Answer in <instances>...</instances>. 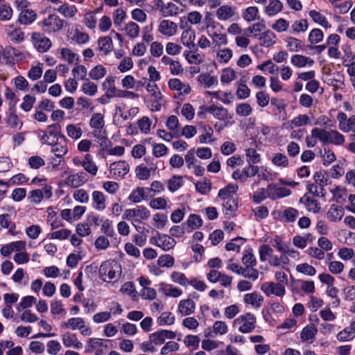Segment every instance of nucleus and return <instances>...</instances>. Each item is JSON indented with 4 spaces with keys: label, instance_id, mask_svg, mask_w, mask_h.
Listing matches in <instances>:
<instances>
[{
    "label": "nucleus",
    "instance_id": "nucleus-1",
    "mask_svg": "<svg viewBox=\"0 0 355 355\" xmlns=\"http://www.w3.org/2000/svg\"><path fill=\"white\" fill-rule=\"evenodd\" d=\"M205 24L207 35L211 38L216 46L226 45L227 39L225 34L222 33L223 26L216 21L209 14L205 17Z\"/></svg>",
    "mask_w": 355,
    "mask_h": 355
},
{
    "label": "nucleus",
    "instance_id": "nucleus-2",
    "mask_svg": "<svg viewBox=\"0 0 355 355\" xmlns=\"http://www.w3.org/2000/svg\"><path fill=\"white\" fill-rule=\"evenodd\" d=\"M89 125L92 129V135L98 139L99 145L101 147L107 146L109 140L105 128L104 116L101 113L92 114L89 121Z\"/></svg>",
    "mask_w": 355,
    "mask_h": 355
},
{
    "label": "nucleus",
    "instance_id": "nucleus-3",
    "mask_svg": "<svg viewBox=\"0 0 355 355\" xmlns=\"http://www.w3.org/2000/svg\"><path fill=\"white\" fill-rule=\"evenodd\" d=\"M51 154L50 161L48 163L47 168L51 171L61 170V165L64 162L63 156L67 153V146L63 139L58 144V147H51L47 149Z\"/></svg>",
    "mask_w": 355,
    "mask_h": 355
},
{
    "label": "nucleus",
    "instance_id": "nucleus-4",
    "mask_svg": "<svg viewBox=\"0 0 355 355\" xmlns=\"http://www.w3.org/2000/svg\"><path fill=\"white\" fill-rule=\"evenodd\" d=\"M150 216V211L145 206L141 205L135 208L125 209L122 218L124 220H130L137 230L139 231L137 224L141 223L143 220L148 219ZM139 228L141 227H139Z\"/></svg>",
    "mask_w": 355,
    "mask_h": 355
},
{
    "label": "nucleus",
    "instance_id": "nucleus-5",
    "mask_svg": "<svg viewBox=\"0 0 355 355\" xmlns=\"http://www.w3.org/2000/svg\"><path fill=\"white\" fill-rule=\"evenodd\" d=\"M61 139L67 144V139L61 133L60 125L58 123L48 125L46 128V146H48V149H51V147H58Z\"/></svg>",
    "mask_w": 355,
    "mask_h": 355
},
{
    "label": "nucleus",
    "instance_id": "nucleus-6",
    "mask_svg": "<svg viewBox=\"0 0 355 355\" xmlns=\"http://www.w3.org/2000/svg\"><path fill=\"white\" fill-rule=\"evenodd\" d=\"M121 266L114 261H106L102 263L99 268V275L104 282H110L121 272Z\"/></svg>",
    "mask_w": 355,
    "mask_h": 355
},
{
    "label": "nucleus",
    "instance_id": "nucleus-7",
    "mask_svg": "<svg viewBox=\"0 0 355 355\" xmlns=\"http://www.w3.org/2000/svg\"><path fill=\"white\" fill-rule=\"evenodd\" d=\"M257 322L256 317L251 313H246L239 315L235 320L234 324L239 325V331L243 334L252 332L255 328Z\"/></svg>",
    "mask_w": 355,
    "mask_h": 355
},
{
    "label": "nucleus",
    "instance_id": "nucleus-8",
    "mask_svg": "<svg viewBox=\"0 0 355 355\" xmlns=\"http://www.w3.org/2000/svg\"><path fill=\"white\" fill-rule=\"evenodd\" d=\"M110 340L99 338H92L88 340L89 349L88 352H93L94 355H105L108 349Z\"/></svg>",
    "mask_w": 355,
    "mask_h": 355
},
{
    "label": "nucleus",
    "instance_id": "nucleus-9",
    "mask_svg": "<svg viewBox=\"0 0 355 355\" xmlns=\"http://www.w3.org/2000/svg\"><path fill=\"white\" fill-rule=\"evenodd\" d=\"M108 84L109 88L107 90V96H116L120 98H128L134 99L137 98L139 95L130 91H123L116 89L114 85V80L112 78H107L103 85Z\"/></svg>",
    "mask_w": 355,
    "mask_h": 355
},
{
    "label": "nucleus",
    "instance_id": "nucleus-10",
    "mask_svg": "<svg viewBox=\"0 0 355 355\" xmlns=\"http://www.w3.org/2000/svg\"><path fill=\"white\" fill-rule=\"evenodd\" d=\"M260 288L266 296L274 295L282 297L286 293L284 286L272 282L263 283Z\"/></svg>",
    "mask_w": 355,
    "mask_h": 355
},
{
    "label": "nucleus",
    "instance_id": "nucleus-11",
    "mask_svg": "<svg viewBox=\"0 0 355 355\" xmlns=\"http://www.w3.org/2000/svg\"><path fill=\"white\" fill-rule=\"evenodd\" d=\"M338 128L343 132H355V115L347 118L345 112H339L336 116Z\"/></svg>",
    "mask_w": 355,
    "mask_h": 355
},
{
    "label": "nucleus",
    "instance_id": "nucleus-12",
    "mask_svg": "<svg viewBox=\"0 0 355 355\" xmlns=\"http://www.w3.org/2000/svg\"><path fill=\"white\" fill-rule=\"evenodd\" d=\"M150 243L161 248L164 251L173 248L176 244L175 240L166 234H158L151 238Z\"/></svg>",
    "mask_w": 355,
    "mask_h": 355
},
{
    "label": "nucleus",
    "instance_id": "nucleus-13",
    "mask_svg": "<svg viewBox=\"0 0 355 355\" xmlns=\"http://www.w3.org/2000/svg\"><path fill=\"white\" fill-rule=\"evenodd\" d=\"M153 196V194H150L148 187H138L131 191L128 198L131 202L137 204L143 200H148Z\"/></svg>",
    "mask_w": 355,
    "mask_h": 355
},
{
    "label": "nucleus",
    "instance_id": "nucleus-14",
    "mask_svg": "<svg viewBox=\"0 0 355 355\" xmlns=\"http://www.w3.org/2000/svg\"><path fill=\"white\" fill-rule=\"evenodd\" d=\"M178 24L169 19L162 20L157 28L158 32L166 37L175 35L178 33Z\"/></svg>",
    "mask_w": 355,
    "mask_h": 355
},
{
    "label": "nucleus",
    "instance_id": "nucleus-15",
    "mask_svg": "<svg viewBox=\"0 0 355 355\" xmlns=\"http://www.w3.org/2000/svg\"><path fill=\"white\" fill-rule=\"evenodd\" d=\"M259 171V167L253 165H248L241 171L236 170L232 173V178L244 182L248 178L254 176Z\"/></svg>",
    "mask_w": 355,
    "mask_h": 355
},
{
    "label": "nucleus",
    "instance_id": "nucleus-16",
    "mask_svg": "<svg viewBox=\"0 0 355 355\" xmlns=\"http://www.w3.org/2000/svg\"><path fill=\"white\" fill-rule=\"evenodd\" d=\"M129 171V164L124 160L113 162L110 166V173L114 178H123Z\"/></svg>",
    "mask_w": 355,
    "mask_h": 355
},
{
    "label": "nucleus",
    "instance_id": "nucleus-17",
    "mask_svg": "<svg viewBox=\"0 0 355 355\" xmlns=\"http://www.w3.org/2000/svg\"><path fill=\"white\" fill-rule=\"evenodd\" d=\"M300 202L302 203L305 206L308 211L313 214L319 213L321 209L319 201L310 196L308 193H305L302 198H300Z\"/></svg>",
    "mask_w": 355,
    "mask_h": 355
},
{
    "label": "nucleus",
    "instance_id": "nucleus-18",
    "mask_svg": "<svg viewBox=\"0 0 355 355\" xmlns=\"http://www.w3.org/2000/svg\"><path fill=\"white\" fill-rule=\"evenodd\" d=\"M62 341L65 347L80 349L83 343L78 340L77 335L71 332H65L62 335Z\"/></svg>",
    "mask_w": 355,
    "mask_h": 355
},
{
    "label": "nucleus",
    "instance_id": "nucleus-19",
    "mask_svg": "<svg viewBox=\"0 0 355 355\" xmlns=\"http://www.w3.org/2000/svg\"><path fill=\"white\" fill-rule=\"evenodd\" d=\"M318 333L316 327L310 324L304 327L300 334V340L303 343L311 344L313 343Z\"/></svg>",
    "mask_w": 355,
    "mask_h": 355
},
{
    "label": "nucleus",
    "instance_id": "nucleus-20",
    "mask_svg": "<svg viewBox=\"0 0 355 355\" xmlns=\"http://www.w3.org/2000/svg\"><path fill=\"white\" fill-rule=\"evenodd\" d=\"M15 48L11 46H0V62L3 64L14 65Z\"/></svg>",
    "mask_w": 355,
    "mask_h": 355
},
{
    "label": "nucleus",
    "instance_id": "nucleus-21",
    "mask_svg": "<svg viewBox=\"0 0 355 355\" xmlns=\"http://www.w3.org/2000/svg\"><path fill=\"white\" fill-rule=\"evenodd\" d=\"M236 14L235 8L229 5H223L216 11V16L220 21H227L234 17Z\"/></svg>",
    "mask_w": 355,
    "mask_h": 355
},
{
    "label": "nucleus",
    "instance_id": "nucleus-22",
    "mask_svg": "<svg viewBox=\"0 0 355 355\" xmlns=\"http://www.w3.org/2000/svg\"><path fill=\"white\" fill-rule=\"evenodd\" d=\"M87 181L86 175L81 172L69 175L65 180V184L71 188H78Z\"/></svg>",
    "mask_w": 355,
    "mask_h": 355
},
{
    "label": "nucleus",
    "instance_id": "nucleus-23",
    "mask_svg": "<svg viewBox=\"0 0 355 355\" xmlns=\"http://www.w3.org/2000/svg\"><path fill=\"white\" fill-rule=\"evenodd\" d=\"M63 26V20L56 15H49L46 19V31L48 32H56Z\"/></svg>",
    "mask_w": 355,
    "mask_h": 355
},
{
    "label": "nucleus",
    "instance_id": "nucleus-24",
    "mask_svg": "<svg viewBox=\"0 0 355 355\" xmlns=\"http://www.w3.org/2000/svg\"><path fill=\"white\" fill-rule=\"evenodd\" d=\"M268 191L270 194V199L276 200L277 198H282L291 195V192L290 189L286 187H278L274 184H268Z\"/></svg>",
    "mask_w": 355,
    "mask_h": 355
},
{
    "label": "nucleus",
    "instance_id": "nucleus-25",
    "mask_svg": "<svg viewBox=\"0 0 355 355\" xmlns=\"http://www.w3.org/2000/svg\"><path fill=\"white\" fill-rule=\"evenodd\" d=\"M92 206L99 211H103L106 207L105 196L100 191H94L92 194Z\"/></svg>",
    "mask_w": 355,
    "mask_h": 355
},
{
    "label": "nucleus",
    "instance_id": "nucleus-26",
    "mask_svg": "<svg viewBox=\"0 0 355 355\" xmlns=\"http://www.w3.org/2000/svg\"><path fill=\"white\" fill-rule=\"evenodd\" d=\"M241 15L243 19L248 23L260 20L259 10L257 6H249L242 10Z\"/></svg>",
    "mask_w": 355,
    "mask_h": 355
},
{
    "label": "nucleus",
    "instance_id": "nucleus-27",
    "mask_svg": "<svg viewBox=\"0 0 355 355\" xmlns=\"http://www.w3.org/2000/svg\"><path fill=\"white\" fill-rule=\"evenodd\" d=\"M195 302L191 299L180 300L178 304V312L182 316L192 314L195 311Z\"/></svg>",
    "mask_w": 355,
    "mask_h": 355
},
{
    "label": "nucleus",
    "instance_id": "nucleus-28",
    "mask_svg": "<svg viewBox=\"0 0 355 355\" xmlns=\"http://www.w3.org/2000/svg\"><path fill=\"white\" fill-rule=\"evenodd\" d=\"M168 87L172 90H176L180 94H188L191 92V87L188 84L183 83L178 78H171L168 80Z\"/></svg>",
    "mask_w": 355,
    "mask_h": 355
},
{
    "label": "nucleus",
    "instance_id": "nucleus-29",
    "mask_svg": "<svg viewBox=\"0 0 355 355\" xmlns=\"http://www.w3.org/2000/svg\"><path fill=\"white\" fill-rule=\"evenodd\" d=\"M158 6L162 15L164 17L175 16L179 12V8L171 2L164 3L161 1V3L158 4Z\"/></svg>",
    "mask_w": 355,
    "mask_h": 355
},
{
    "label": "nucleus",
    "instance_id": "nucleus-30",
    "mask_svg": "<svg viewBox=\"0 0 355 355\" xmlns=\"http://www.w3.org/2000/svg\"><path fill=\"white\" fill-rule=\"evenodd\" d=\"M265 21L263 19H260L257 23H254L245 30V34L247 36H254L259 37L260 33L266 29Z\"/></svg>",
    "mask_w": 355,
    "mask_h": 355
},
{
    "label": "nucleus",
    "instance_id": "nucleus-31",
    "mask_svg": "<svg viewBox=\"0 0 355 355\" xmlns=\"http://www.w3.org/2000/svg\"><path fill=\"white\" fill-rule=\"evenodd\" d=\"M276 35L271 31L267 30L259 35L258 37L260 45L264 47H270L276 42Z\"/></svg>",
    "mask_w": 355,
    "mask_h": 355
},
{
    "label": "nucleus",
    "instance_id": "nucleus-32",
    "mask_svg": "<svg viewBox=\"0 0 355 355\" xmlns=\"http://www.w3.org/2000/svg\"><path fill=\"white\" fill-rule=\"evenodd\" d=\"M344 213L345 211L343 207L332 205L327 213V217L331 222H337L342 219Z\"/></svg>",
    "mask_w": 355,
    "mask_h": 355
},
{
    "label": "nucleus",
    "instance_id": "nucleus-33",
    "mask_svg": "<svg viewBox=\"0 0 355 355\" xmlns=\"http://www.w3.org/2000/svg\"><path fill=\"white\" fill-rule=\"evenodd\" d=\"M6 33L10 40L16 44L21 43L24 40V33L21 28H17L13 25L8 26Z\"/></svg>",
    "mask_w": 355,
    "mask_h": 355
},
{
    "label": "nucleus",
    "instance_id": "nucleus-34",
    "mask_svg": "<svg viewBox=\"0 0 355 355\" xmlns=\"http://www.w3.org/2000/svg\"><path fill=\"white\" fill-rule=\"evenodd\" d=\"M291 62L295 67L302 68L306 66L311 67L314 64V60L309 57L295 54L291 57Z\"/></svg>",
    "mask_w": 355,
    "mask_h": 355
},
{
    "label": "nucleus",
    "instance_id": "nucleus-35",
    "mask_svg": "<svg viewBox=\"0 0 355 355\" xmlns=\"http://www.w3.org/2000/svg\"><path fill=\"white\" fill-rule=\"evenodd\" d=\"M159 291L162 292L166 296L173 297H180L182 294L181 289L166 283L159 284Z\"/></svg>",
    "mask_w": 355,
    "mask_h": 355
},
{
    "label": "nucleus",
    "instance_id": "nucleus-36",
    "mask_svg": "<svg viewBox=\"0 0 355 355\" xmlns=\"http://www.w3.org/2000/svg\"><path fill=\"white\" fill-rule=\"evenodd\" d=\"M243 300L245 304H250L254 308H259L263 302V297L257 292H253L245 294Z\"/></svg>",
    "mask_w": 355,
    "mask_h": 355
},
{
    "label": "nucleus",
    "instance_id": "nucleus-37",
    "mask_svg": "<svg viewBox=\"0 0 355 355\" xmlns=\"http://www.w3.org/2000/svg\"><path fill=\"white\" fill-rule=\"evenodd\" d=\"M196 39L195 31L189 28L184 30L181 35V42L182 44L189 49L194 47Z\"/></svg>",
    "mask_w": 355,
    "mask_h": 355
},
{
    "label": "nucleus",
    "instance_id": "nucleus-38",
    "mask_svg": "<svg viewBox=\"0 0 355 355\" xmlns=\"http://www.w3.org/2000/svg\"><path fill=\"white\" fill-rule=\"evenodd\" d=\"M210 111L211 114L219 121H225L228 119H231V117L229 116L228 110L222 105H211Z\"/></svg>",
    "mask_w": 355,
    "mask_h": 355
},
{
    "label": "nucleus",
    "instance_id": "nucleus-39",
    "mask_svg": "<svg viewBox=\"0 0 355 355\" xmlns=\"http://www.w3.org/2000/svg\"><path fill=\"white\" fill-rule=\"evenodd\" d=\"M309 15L315 24H318L324 28H331V25L327 17L321 12L315 10H311L309 12Z\"/></svg>",
    "mask_w": 355,
    "mask_h": 355
},
{
    "label": "nucleus",
    "instance_id": "nucleus-40",
    "mask_svg": "<svg viewBox=\"0 0 355 355\" xmlns=\"http://www.w3.org/2000/svg\"><path fill=\"white\" fill-rule=\"evenodd\" d=\"M223 213L226 218H230L233 217L237 210L238 204L235 199H227L223 203Z\"/></svg>",
    "mask_w": 355,
    "mask_h": 355
},
{
    "label": "nucleus",
    "instance_id": "nucleus-41",
    "mask_svg": "<svg viewBox=\"0 0 355 355\" xmlns=\"http://www.w3.org/2000/svg\"><path fill=\"white\" fill-rule=\"evenodd\" d=\"M198 80L205 88H210L216 86L218 83L216 76H211L207 73H201L198 76Z\"/></svg>",
    "mask_w": 355,
    "mask_h": 355
},
{
    "label": "nucleus",
    "instance_id": "nucleus-42",
    "mask_svg": "<svg viewBox=\"0 0 355 355\" xmlns=\"http://www.w3.org/2000/svg\"><path fill=\"white\" fill-rule=\"evenodd\" d=\"M213 98L221 101L225 105L230 104L234 100V96L231 92L216 91L207 92Z\"/></svg>",
    "mask_w": 355,
    "mask_h": 355
},
{
    "label": "nucleus",
    "instance_id": "nucleus-43",
    "mask_svg": "<svg viewBox=\"0 0 355 355\" xmlns=\"http://www.w3.org/2000/svg\"><path fill=\"white\" fill-rule=\"evenodd\" d=\"M238 190V187L234 184H230L223 189L219 190L218 196L225 200L227 199H234L233 196L236 193Z\"/></svg>",
    "mask_w": 355,
    "mask_h": 355
},
{
    "label": "nucleus",
    "instance_id": "nucleus-44",
    "mask_svg": "<svg viewBox=\"0 0 355 355\" xmlns=\"http://www.w3.org/2000/svg\"><path fill=\"white\" fill-rule=\"evenodd\" d=\"M283 9V4L279 0H272L265 8V12L269 17H272L280 12Z\"/></svg>",
    "mask_w": 355,
    "mask_h": 355
},
{
    "label": "nucleus",
    "instance_id": "nucleus-45",
    "mask_svg": "<svg viewBox=\"0 0 355 355\" xmlns=\"http://www.w3.org/2000/svg\"><path fill=\"white\" fill-rule=\"evenodd\" d=\"M83 323H85V320L83 318H71L67 321L62 322L61 324V327L69 329L73 331L77 329L79 330Z\"/></svg>",
    "mask_w": 355,
    "mask_h": 355
},
{
    "label": "nucleus",
    "instance_id": "nucleus-46",
    "mask_svg": "<svg viewBox=\"0 0 355 355\" xmlns=\"http://www.w3.org/2000/svg\"><path fill=\"white\" fill-rule=\"evenodd\" d=\"M309 121L308 115L299 114L288 122L287 128L293 129L294 128L304 126L309 124Z\"/></svg>",
    "mask_w": 355,
    "mask_h": 355
},
{
    "label": "nucleus",
    "instance_id": "nucleus-47",
    "mask_svg": "<svg viewBox=\"0 0 355 355\" xmlns=\"http://www.w3.org/2000/svg\"><path fill=\"white\" fill-rule=\"evenodd\" d=\"M66 132L69 137L77 140L82 137L83 130L80 124H69L66 127Z\"/></svg>",
    "mask_w": 355,
    "mask_h": 355
},
{
    "label": "nucleus",
    "instance_id": "nucleus-48",
    "mask_svg": "<svg viewBox=\"0 0 355 355\" xmlns=\"http://www.w3.org/2000/svg\"><path fill=\"white\" fill-rule=\"evenodd\" d=\"M232 56L233 51L229 48L219 49L216 52V60L220 64H227Z\"/></svg>",
    "mask_w": 355,
    "mask_h": 355
},
{
    "label": "nucleus",
    "instance_id": "nucleus-49",
    "mask_svg": "<svg viewBox=\"0 0 355 355\" xmlns=\"http://www.w3.org/2000/svg\"><path fill=\"white\" fill-rule=\"evenodd\" d=\"M166 126L167 128L173 132L175 135V137H180V123L178 118L175 115L170 116L166 122Z\"/></svg>",
    "mask_w": 355,
    "mask_h": 355
},
{
    "label": "nucleus",
    "instance_id": "nucleus-50",
    "mask_svg": "<svg viewBox=\"0 0 355 355\" xmlns=\"http://www.w3.org/2000/svg\"><path fill=\"white\" fill-rule=\"evenodd\" d=\"M98 49L104 54H107L112 51L113 44L112 39L108 37H101L98 40Z\"/></svg>",
    "mask_w": 355,
    "mask_h": 355
},
{
    "label": "nucleus",
    "instance_id": "nucleus-51",
    "mask_svg": "<svg viewBox=\"0 0 355 355\" xmlns=\"http://www.w3.org/2000/svg\"><path fill=\"white\" fill-rule=\"evenodd\" d=\"M295 284L306 294H313L315 290V284L313 281L297 279Z\"/></svg>",
    "mask_w": 355,
    "mask_h": 355
},
{
    "label": "nucleus",
    "instance_id": "nucleus-52",
    "mask_svg": "<svg viewBox=\"0 0 355 355\" xmlns=\"http://www.w3.org/2000/svg\"><path fill=\"white\" fill-rule=\"evenodd\" d=\"M37 14L34 10L26 9L21 12L19 21L22 24H29L36 19Z\"/></svg>",
    "mask_w": 355,
    "mask_h": 355
},
{
    "label": "nucleus",
    "instance_id": "nucleus-53",
    "mask_svg": "<svg viewBox=\"0 0 355 355\" xmlns=\"http://www.w3.org/2000/svg\"><path fill=\"white\" fill-rule=\"evenodd\" d=\"M203 224L202 219L197 214H190L187 220L188 227L187 232H190L193 230L200 227Z\"/></svg>",
    "mask_w": 355,
    "mask_h": 355
},
{
    "label": "nucleus",
    "instance_id": "nucleus-54",
    "mask_svg": "<svg viewBox=\"0 0 355 355\" xmlns=\"http://www.w3.org/2000/svg\"><path fill=\"white\" fill-rule=\"evenodd\" d=\"M311 135L322 144H328L329 130L320 128H313L311 130Z\"/></svg>",
    "mask_w": 355,
    "mask_h": 355
},
{
    "label": "nucleus",
    "instance_id": "nucleus-55",
    "mask_svg": "<svg viewBox=\"0 0 355 355\" xmlns=\"http://www.w3.org/2000/svg\"><path fill=\"white\" fill-rule=\"evenodd\" d=\"M82 166L84 169L92 175H96L98 171V167L95 162L92 160L90 155L87 154L84 160L82 162Z\"/></svg>",
    "mask_w": 355,
    "mask_h": 355
},
{
    "label": "nucleus",
    "instance_id": "nucleus-56",
    "mask_svg": "<svg viewBox=\"0 0 355 355\" xmlns=\"http://www.w3.org/2000/svg\"><path fill=\"white\" fill-rule=\"evenodd\" d=\"M31 41L34 47L41 53L44 52V36L40 33H33Z\"/></svg>",
    "mask_w": 355,
    "mask_h": 355
},
{
    "label": "nucleus",
    "instance_id": "nucleus-57",
    "mask_svg": "<svg viewBox=\"0 0 355 355\" xmlns=\"http://www.w3.org/2000/svg\"><path fill=\"white\" fill-rule=\"evenodd\" d=\"M345 137L338 130H329L328 144H333L336 146H340L345 143Z\"/></svg>",
    "mask_w": 355,
    "mask_h": 355
},
{
    "label": "nucleus",
    "instance_id": "nucleus-58",
    "mask_svg": "<svg viewBox=\"0 0 355 355\" xmlns=\"http://www.w3.org/2000/svg\"><path fill=\"white\" fill-rule=\"evenodd\" d=\"M268 263L273 267H279L282 266H286L289 263V259L286 257V255L282 254L280 256L272 254L268 259Z\"/></svg>",
    "mask_w": 355,
    "mask_h": 355
},
{
    "label": "nucleus",
    "instance_id": "nucleus-59",
    "mask_svg": "<svg viewBox=\"0 0 355 355\" xmlns=\"http://www.w3.org/2000/svg\"><path fill=\"white\" fill-rule=\"evenodd\" d=\"M62 58L67 61L69 64L76 63L79 60L78 54L73 53L69 48H62L60 49Z\"/></svg>",
    "mask_w": 355,
    "mask_h": 355
},
{
    "label": "nucleus",
    "instance_id": "nucleus-60",
    "mask_svg": "<svg viewBox=\"0 0 355 355\" xmlns=\"http://www.w3.org/2000/svg\"><path fill=\"white\" fill-rule=\"evenodd\" d=\"M299 216L297 209L293 207H287L282 212V219L286 223H293Z\"/></svg>",
    "mask_w": 355,
    "mask_h": 355
},
{
    "label": "nucleus",
    "instance_id": "nucleus-61",
    "mask_svg": "<svg viewBox=\"0 0 355 355\" xmlns=\"http://www.w3.org/2000/svg\"><path fill=\"white\" fill-rule=\"evenodd\" d=\"M241 275L251 281H256L259 276V272L254 266H245L241 272Z\"/></svg>",
    "mask_w": 355,
    "mask_h": 355
},
{
    "label": "nucleus",
    "instance_id": "nucleus-62",
    "mask_svg": "<svg viewBox=\"0 0 355 355\" xmlns=\"http://www.w3.org/2000/svg\"><path fill=\"white\" fill-rule=\"evenodd\" d=\"M148 107L153 112H158L161 110L163 100L162 95H159V96H150L147 101Z\"/></svg>",
    "mask_w": 355,
    "mask_h": 355
},
{
    "label": "nucleus",
    "instance_id": "nucleus-63",
    "mask_svg": "<svg viewBox=\"0 0 355 355\" xmlns=\"http://www.w3.org/2000/svg\"><path fill=\"white\" fill-rule=\"evenodd\" d=\"M245 242V239L238 236L232 239L229 243H226L225 249L227 251H234L238 252L241 250V246L243 245Z\"/></svg>",
    "mask_w": 355,
    "mask_h": 355
},
{
    "label": "nucleus",
    "instance_id": "nucleus-64",
    "mask_svg": "<svg viewBox=\"0 0 355 355\" xmlns=\"http://www.w3.org/2000/svg\"><path fill=\"white\" fill-rule=\"evenodd\" d=\"M308 27L309 23L306 19L296 20L292 24L291 33L297 34L301 32L304 33L308 29Z\"/></svg>",
    "mask_w": 355,
    "mask_h": 355
}]
</instances>
